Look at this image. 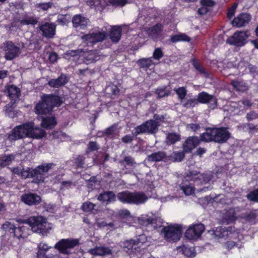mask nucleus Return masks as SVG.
<instances>
[{
    "label": "nucleus",
    "instance_id": "obj_48",
    "mask_svg": "<svg viewBox=\"0 0 258 258\" xmlns=\"http://www.w3.org/2000/svg\"><path fill=\"white\" fill-rule=\"evenodd\" d=\"M200 143V139L196 136L188 137L185 142L184 145H198Z\"/></svg>",
    "mask_w": 258,
    "mask_h": 258
},
{
    "label": "nucleus",
    "instance_id": "obj_58",
    "mask_svg": "<svg viewBox=\"0 0 258 258\" xmlns=\"http://www.w3.org/2000/svg\"><path fill=\"white\" fill-rule=\"evenodd\" d=\"M81 53V51H80L79 50H70L64 53V57L66 59H70L71 56H75L78 55H80V54Z\"/></svg>",
    "mask_w": 258,
    "mask_h": 258
},
{
    "label": "nucleus",
    "instance_id": "obj_4",
    "mask_svg": "<svg viewBox=\"0 0 258 258\" xmlns=\"http://www.w3.org/2000/svg\"><path fill=\"white\" fill-rule=\"evenodd\" d=\"M24 137H32V123H24L15 127L9 135L10 140H19Z\"/></svg>",
    "mask_w": 258,
    "mask_h": 258
},
{
    "label": "nucleus",
    "instance_id": "obj_8",
    "mask_svg": "<svg viewBox=\"0 0 258 258\" xmlns=\"http://www.w3.org/2000/svg\"><path fill=\"white\" fill-rule=\"evenodd\" d=\"M55 166V164L53 163H48L42 164L33 169V183L43 182L45 179L44 174Z\"/></svg>",
    "mask_w": 258,
    "mask_h": 258
},
{
    "label": "nucleus",
    "instance_id": "obj_28",
    "mask_svg": "<svg viewBox=\"0 0 258 258\" xmlns=\"http://www.w3.org/2000/svg\"><path fill=\"white\" fill-rule=\"evenodd\" d=\"M251 106V103L248 100H242L239 101L238 103L232 102L230 104V107L229 109H227L228 111L230 113L234 112L236 108L237 109H242V107L243 108L249 107Z\"/></svg>",
    "mask_w": 258,
    "mask_h": 258
},
{
    "label": "nucleus",
    "instance_id": "obj_29",
    "mask_svg": "<svg viewBox=\"0 0 258 258\" xmlns=\"http://www.w3.org/2000/svg\"><path fill=\"white\" fill-rule=\"evenodd\" d=\"M117 197L118 200L123 204H131L132 192L125 190L118 193Z\"/></svg>",
    "mask_w": 258,
    "mask_h": 258
},
{
    "label": "nucleus",
    "instance_id": "obj_3",
    "mask_svg": "<svg viewBox=\"0 0 258 258\" xmlns=\"http://www.w3.org/2000/svg\"><path fill=\"white\" fill-rule=\"evenodd\" d=\"M182 227L178 224L170 225L164 227L161 230V234L165 240L170 242L178 241L181 235Z\"/></svg>",
    "mask_w": 258,
    "mask_h": 258
},
{
    "label": "nucleus",
    "instance_id": "obj_25",
    "mask_svg": "<svg viewBox=\"0 0 258 258\" xmlns=\"http://www.w3.org/2000/svg\"><path fill=\"white\" fill-rule=\"evenodd\" d=\"M72 22L74 27L75 28L80 27L84 28L89 23L88 19L81 15H76L74 16L72 19Z\"/></svg>",
    "mask_w": 258,
    "mask_h": 258
},
{
    "label": "nucleus",
    "instance_id": "obj_1",
    "mask_svg": "<svg viewBox=\"0 0 258 258\" xmlns=\"http://www.w3.org/2000/svg\"><path fill=\"white\" fill-rule=\"evenodd\" d=\"M210 180V178L207 174L189 169L185 172L180 187L185 195L189 196L195 191L194 185L206 184Z\"/></svg>",
    "mask_w": 258,
    "mask_h": 258
},
{
    "label": "nucleus",
    "instance_id": "obj_22",
    "mask_svg": "<svg viewBox=\"0 0 258 258\" xmlns=\"http://www.w3.org/2000/svg\"><path fill=\"white\" fill-rule=\"evenodd\" d=\"M147 199L148 197L142 191L132 192L131 204L140 205L144 203Z\"/></svg>",
    "mask_w": 258,
    "mask_h": 258
},
{
    "label": "nucleus",
    "instance_id": "obj_12",
    "mask_svg": "<svg viewBox=\"0 0 258 258\" xmlns=\"http://www.w3.org/2000/svg\"><path fill=\"white\" fill-rule=\"evenodd\" d=\"M205 229V225L202 223L193 224L186 230L185 236L190 240L197 239L201 236Z\"/></svg>",
    "mask_w": 258,
    "mask_h": 258
},
{
    "label": "nucleus",
    "instance_id": "obj_15",
    "mask_svg": "<svg viewBox=\"0 0 258 258\" xmlns=\"http://www.w3.org/2000/svg\"><path fill=\"white\" fill-rule=\"evenodd\" d=\"M33 232L44 234L46 233L45 219L42 217L33 216Z\"/></svg>",
    "mask_w": 258,
    "mask_h": 258
},
{
    "label": "nucleus",
    "instance_id": "obj_64",
    "mask_svg": "<svg viewBox=\"0 0 258 258\" xmlns=\"http://www.w3.org/2000/svg\"><path fill=\"white\" fill-rule=\"evenodd\" d=\"M193 64L197 70L202 74H206L205 70L203 68L200 64L196 61H195Z\"/></svg>",
    "mask_w": 258,
    "mask_h": 258
},
{
    "label": "nucleus",
    "instance_id": "obj_2",
    "mask_svg": "<svg viewBox=\"0 0 258 258\" xmlns=\"http://www.w3.org/2000/svg\"><path fill=\"white\" fill-rule=\"evenodd\" d=\"M42 102L38 103L35 107V112L38 115L49 113L54 106H59L61 101L58 96L44 95Z\"/></svg>",
    "mask_w": 258,
    "mask_h": 258
},
{
    "label": "nucleus",
    "instance_id": "obj_32",
    "mask_svg": "<svg viewBox=\"0 0 258 258\" xmlns=\"http://www.w3.org/2000/svg\"><path fill=\"white\" fill-rule=\"evenodd\" d=\"M82 55L85 58L84 61L86 63H89L98 59L99 56L97 55L96 51L90 50L88 52H85Z\"/></svg>",
    "mask_w": 258,
    "mask_h": 258
},
{
    "label": "nucleus",
    "instance_id": "obj_59",
    "mask_svg": "<svg viewBox=\"0 0 258 258\" xmlns=\"http://www.w3.org/2000/svg\"><path fill=\"white\" fill-rule=\"evenodd\" d=\"M237 7V4L234 3L230 8L227 12V17L229 19H231L235 14V10Z\"/></svg>",
    "mask_w": 258,
    "mask_h": 258
},
{
    "label": "nucleus",
    "instance_id": "obj_49",
    "mask_svg": "<svg viewBox=\"0 0 258 258\" xmlns=\"http://www.w3.org/2000/svg\"><path fill=\"white\" fill-rule=\"evenodd\" d=\"M174 91L177 94L179 98L181 100L185 98L187 93V91L185 88L183 87L175 88Z\"/></svg>",
    "mask_w": 258,
    "mask_h": 258
},
{
    "label": "nucleus",
    "instance_id": "obj_60",
    "mask_svg": "<svg viewBox=\"0 0 258 258\" xmlns=\"http://www.w3.org/2000/svg\"><path fill=\"white\" fill-rule=\"evenodd\" d=\"M165 89V88H161L157 89L156 93L159 97H163L168 95V91Z\"/></svg>",
    "mask_w": 258,
    "mask_h": 258
},
{
    "label": "nucleus",
    "instance_id": "obj_5",
    "mask_svg": "<svg viewBox=\"0 0 258 258\" xmlns=\"http://www.w3.org/2000/svg\"><path fill=\"white\" fill-rule=\"evenodd\" d=\"M80 241L76 238H63L59 240L54 245V248L62 254H70L69 249H72L80 245Z\"/></svg>",
    "mask_w": 258,
    "mask_h": 258
},
{
    "label": "nucleus",
    "instance_id": "obj_16",
    "mask_svg": "<svg viewBox=\"0 0 258 258\" xmlns=\"http://www.w3.org/2000/svg\"><path fill=\"white\" fill-rule=\"evenodd\" d=\"M251 20V16L247 13H241L232 21V25L237 27H241L248 23Z\"/></svg>",
    "mask_w": 258,
    "mask_h": 258
},
{
    "label": "nucleus",
    "instance_id": "obj_55",
    "mask_svg": "<svg viewBox=\"0 0 258 258\" xmlns=\"http://www.w3.org/2000/svg\"><path fill=\"white\" fill-rule=\"evenodd\" d=\"M45 132L40 128L33 127V139H39L45 135Z\"/></svg>",
    "mask_w": 258,
    "mask_h": 258
},
{
    "label": "nucleus",
    "instance_id": "obj_40",
    "mask_svg": "<svg viewBox=\"0 0 258 258\" xmlns=\"http://www.w3.org/2000/svg\"><path fill=\"white\" fill-rule=\"evenodd\" d=\"M163 30V27L161 24H157L149 30V35L154 38H157Z\"/></svg>",
    "mask_w": 258,
    "mask_h": 258
},
{
    "label": "nucleus",
    "instance_id": "obj_20",
    "mask_svg": "<svg viewBox=\"0 0 258 258\" xmlns=\"http://www.w3.org/2000/svg\"><path fill=\"white\" fill-rule=\"evenodd\" d=\"M97 199L102 203L110 204L115 201L116 196L112 191H104L98 196Z\"/></svg>",
    "mask_w": 258,
    "mask_h": 258
},
{
    "label": "nucleus",
    "instance_id": "obj_61",
    "mask_svg": "<svg viewBox=\"0 0 258 258\" xmlns=\"http://www.w3.org/2000/svg\"><path fill=\"white\" fill-rule=\"evenodd\" d=\"M163 56V53L161 49L159 48H156L153 53V57L154 59L159 60Z\"/></svg>",
    "mask_w": 258,
    "mask_h": 258
},
{
    "label": "nucleus",
    "instance_id": "obj_33",
    "mask_svg": "<svg viewBox=\"0 0 258 258\" xmlns=\"http://www.w3.org/2000/svg\"><path fill=\"white\" fill-rule=\"evenodd\" d=\"M121 30L119 26H114L111 28L110 33V38L114 42H117L121 37Z\"/></svg>",
    "mask_w": 258,
    "mask_h": 258
},
{
    "label": "nucleus",
    "instance_id": "obj_17",
    "mask_svg": "<svg viewBox=\"0 0 258 258\" xmlns=\"http://www.w3.org/2000/svg\"><path fill=\"white\" fill-rule=\"evenodd\" d=\"M89 253L94 256H105L112 254V251L108 247L96 246L89 251Z\"/></svg>",
    "mask_w": 258,
    "mask_h": 258
},
{
    "label": "nucleus",
    "instance_id": "obj_35",
    "mask_svg": "<svg viewBox=\"0 0 258 258\" xmlns=\"http://www.w3.org/2000/svg\"><path fill=\"white\" fill-rule=\"evenodd\" d=\"M256 210L250 211L248 213H245L243 216V219L250 223L255 224L256 223V218L258 217V214L256 213Z\"/></svg>",
    "mask_w": 258,
    "mask_h": 258
},
{
    "label": "nucleus",
    "instance_id": "obj_51",
    "mask_svg": "<svg viewBox=\"0 0 258 258\" xmlns=\"http://www.w3.org/2000/svg\"><path fill=\"white\" fill-rule=\"evenodd\" d=\"M95 206V205L92 203L90 202H86L82 204L81 209L83 211L88 212L92 211Z\"/></svg>",
    "mask_w": 258,
    "mask_h": 258
},
{
    "label": "nucleus",
    "instance_id": "obj_19",
    "mask_svg": "<svg viewBox=\"0 0 258 258\" xmlns=\"http://www.w3.org/2000/svg\"><path fill=\"white\" fill-rule=\"evenodd\" d=\"M122 249L128 254H133L139 251L135 240L133 239L124 241L122 243Z\"/></svg>",
    "mask_w": 258,
    "mask_h": 258
},
{
    "label": "nucleus",
    "instance_id": "obj_54",
    "mask_svg": "<svg viewBox=\"0 0 258 258\" xmlns=\"http://www.w3.org/2000/svg\"><path fill=\"white\" fill-rule=\"evenodd\" d=\"M85 158L82 155H79L75 159V164L78 168H83L85 164Z\"/></svg>",
    "mask_w": 258,
    "mask_h": 258
},
{
    "label": "nucleus",
    "instance_id": "obj_10",
    "mask_svg": "<svg viewBox=\"0 0 258 258\" xmlns=\"http://www.w3.org/2000/svg\"><path fill=\"white\" fill-rule=\"evenodd\" d=\"M5 57L7 60H12L18 57L21 52L19 46L11 41L4 43Z\"/></svg>",
    "mask_w": 258,
    "mask_h": 258
},
{
    "label": "nucleus",
    "instance_id": "obj_11",
    "mask_svg": "<svg viewBox=\"0 0 258 258\" xmlns=\"http://www.w3.org/2000/svg\"><path fill=\"white\" fill-rule=\"evenodd\" d=\"M158 126L156 121L150 120L136 127L133 131V134L137 136L141 133H154L157 131Z\"/></svg>",
    "mask_w": 258,
    "mask_h": 258
},
{
    "label": "nucleus",
    "instance_id": "obj_26",
    "mask_svg": "<svg viewBox=\"0 0 258 258\" xmlns=\"http://www.w3.org/2000/svg\"><path fill=\"white\" fill-rule=\"evenodd\" d=\"M167 156L166 153L163 151H158L149 155L147 159L150 162H159L162 161L164 159L166 161Z\"/></svg>",
    "mask_w": 258,
    "mask_h": 258
},
{
    "label": "nucleus",
    "instance_id": "obj_36",
    "mask_svg": "<svg viewBox=\"0 0 258 258\" xmlns=\"http://www.w3.org/2000/svg\"><path fill=\"white\" fill-rule=\"evenodd\" d=\"M38 250L37 252V258H45L47 255L46 254V251L49 249V247L43 242H40L38 245Z\"/></svg>",
    "mask_w": 258,
    "mask_h": 258
},
{
    "label": "nucleus",
    "instance_id": "obj_13",
    "mask_svg": "<svg viewBox=\"0 0 258 258\" xmlns=\"http://www.w3.org/2000/svg\"><path fill=\"white\" fill-rule=\"evenodd\" d=\"M213 133L214 135V141L217 143H223L230 137V134L225 128H214Z\"/></svg>",
    "mask_w": 258,
    "mask_h": 258
},
{
    "label": "nucleus",
    "instance_id": "obj_18",
    "mask_svg": "<svg viewBox=\"0 0 258 258\" xmlns=\"http://www.w3.org/2000/svg\"><path fill=\"white\" fill-rule=\"evenodd\" d=\"M40 30L42 31L44 36L47 38H52L55 33V26L52 23H46L40 26Z\"/></svg>",
    "mask_w": 258,
    "mask_h": 258
},
{
    "label": "nucleus",
    "instance_id": "obj_21",
    "mask_svg": "<svg viewBox=\"0 0 258 258\" xmlns=\"http://www.w3.org/2000/svg\"><path fill=\"white\" fill-rule=\"evenodd\" d=\"M30 231L29 228L24 225L16 226L13 235L19 239L20 238L24 239L30 235Z\"/></svg>",
    "mask_w": 258,
    "mask_h": 258
},
{
    "label": "nucleus",
    "instance_id": "obj_39",
    "mask_svg": "<svg viewBox=\"0 0 258 258\" xmlns=\"http://www.w3.org/2000/svg\"><path fill=\"white\" fill-rule=\"evenodd\" d=\"M231 83L233 87L239 91L244 92L248 89L247 85L243 81H232Z\"/></svg>",
    "mask_w": 258,
    "mask_h": 258
},
{
    "label": "nucleus",
    "instance_id": "obj_45",
    "mask_svg": "<svg viewBox=\"0 0 258 258\" xmlns=\"http://www.w3.org/2000/svg\"><path fill=\"white\" fill-rule=\"evenodd\" d=\"M189 38L183 34H179L175 35H173L171 37V40L173 42H176L178 41H189Z\"/></svg>",
    "mask_w": 258,
    "mask_h": 258
},
{
    "label": "nucleus",
    "instance_id": "obj_41",
    "mask_svg": "<svg viewBox=\"0 0 258 258\" xmlns=\"http://www.w3.org/2000/svg\"><path fill=\"white\" fill-rule=\"evenodd\" d=\"M14 156L12 155H5L0 158V167H4L11 164Z\"/></svg>",
    "mask_w": 258,
    "mask_h": 258
},
{
    "label": "nucleus",
    "instance_id": "obj_63",
    "mask_svg": "<svg viewBox=\"0 0 258 258\" xmlns=\"http://www.w3.org/2000/svg\"><path fill=\"white\" fill-rule=\"evenodd\" d=\"M200 128L199 125L197 123L187 124L186 128L188 131L195 132Z\"/></svg>",
    "mask_w": 258,
    "mask_h": 258
},
{
    "label": "nucleus",
    "instance_id": "obj_23",
    "mask_svg": "<svg viewBox=\"0 0 258 258\" xmlns=\"http://www.w3.org/2000/svg\"><path fill=\"white\" fill-rule=\"evenodd\" d=\"M236 219L235 211L230 209L223 213L221 221L223 223L229 224L233 223Z\"/></svg>",
    "mask_w": 258,
    "mask_h": 258
},
{
    "label": "nucleus",
    "instance_id": "obj_47",
    "mask_svg": "<svg viewBox=\"0 0 258 258\" xmlns=\"http://www.w3.org/2000/svg\"><path fill=\"white\" fill-rule=\"evenodd\" d=\"M118 131L116 126H112L106 130L105 134L108 137L114 138L118 134Z\"/></svg>",
    "mask_w": 258,
    "mask_h": 258
},
{
    "label": "nucleus",
    "instance_id": "obj_44",
    "mask_svg": "<svg viewBox=\"0 0 258 258\" xmlns=\"http://www.w3.org/2000/svg\"><path fill=\"white\" fill-rule=\"evenodd\" d=\"M182 251L184 255L187 257H194L196 255L194 248L191 247L183 246Z\"/></svg>",
    "mask_w": 258,
    "mask_h": 258
},
{
    "label": "nucleus",
    "instance_id": "obj_43",
    "mask_svg": "<svg viewBox=\"0 0 258 258\" xmlns=\"http://www.w3.org/2000/svg\"><path fill=\"white\" fill-rule=\"evenodd\" d=\"M246 197L249 201L258 203V188L249 191Z\"/></svg>",
    "mask_w": 258,
    "mask_h": 258
},
{
    "label": "nucleus",
    "instance_id": "obj_42",
    "mask_svg": "<svg viewBox=\"0 0 258 258\" xmlns=\"http://www.w3.org/2000/svg\"><path fill=\"white\" fill-rule=\"evenodd\" d=\"M138 65L143 68H147L150 67L153 64L152 58H142L139 60L137 62Z\"/></svg>",
    "mask_w": 258,
    "mask_h": 258
},
{
    "label": "nucleus",
    "instance_id": "obj_31",
    "mask_svg": "<svg viewBox=\"0 0 258 258\" xmlns=\"http://www.w3.org/2000/svg\"><path fill=\"white\" fill-rule=\"evenodd\" d=\"M56 123L55 118L52 116L42 118L41 125L46 128L51 129L56 125Z\"/></svg>",
    "mask_w": 258,
    "mask_h": 258
},
{
    "label": "nucleus",
    "instance_id": "obj_24",
    "mask_svg": "<svg viewBox=\"0 0 258 258\" xmlns=\"http://www.w3.org/2000/svg\"><path fill=\"white\" fill-rule=\"evenodd\" d=\"M8 95L11 99V101L17 103L19 100V97L21 95L20 90L15 85H10L7 88Z\"/></svg>",
    "mask_w": 258,
    "mask_h": 258
},
{
    "label": "nucleus",
    "instance_id": "obj_57",
    "mask_svg": "<svg viewBox=\"0 0 258 258\" xmlns=\"http://www.w3.org/2000/svg\"><path fill=\"white\" fill-rule=\"evenodd\" d=\"M107 5H110L113 6H123L126 3V0H108Z\"/></svg>",
    "mask_w": 258,
    "mask_h": 258
},
{
    "label": "nucleus",
    "instance_id": "obj_34",
    "mask_svg": "<svg viewBox=\"0 0 258 258\" xmlns=\"http://www.w3.org/2000/svg\"><path fill=\"white\" fill-rule=\"evenodd\" d=\"M197 100L198 102L204 104L207 103L210 101L216 102V100L213 96L205 92H202L198 94Z\"/></svg>",
    "mask_w": 258,
    "mask_h": 258
},
{
    "label": "nucleus",
    "instance_id": "obj_9",
    "mask_svg": "<svg viewBox=\"0 0 258 258\" xmlns=\"http://www.w3.org/2000/svg\"><path fill=\"white\" fill-rule=\"evenodd\" d=\"M107 36V32L103 29L94 30L92 33L85 35L82 39L87 44L95 43L104 40Z\"/></svg>",
    "mask_w": 258,
    "mask_h": 258
},
{
    "label": "nucleus",
    "instance_id": "obj_53",
    "mask_svg": "<svg viewBox=\"0 0 258 258\" xmlns=\"http://www.w3.org/2000/svg\"><path fill=\"white\" fill-rule=\"evenodd\" d=\"M147 241V237L144 234L138 235L137 239L135 240L136 243H137L139 249H140V245L146 242Z\"/></svg>",
    "mask_w": 258,
    "mask_h": 258
},
{
    "label": "nucleus",
    "instance_id": "obj_50",
    "mask_svg": "<svg viewBox=\"0 0 258 258\" xmlns=\"http://www.w3.org/2000/svg\"><path fill=\"white\" fill-rule=\"evenodd\" d=\"M21 201L28 205H32V193L23 195L21 196Z\"/></svg>",
    "mask_w": 258,
    "mask_h": 258
},
{
    "label": "nucleus",
    "instance_id": "obj_6",
    "mask_svg": "<svg viewBox=\"0 0 258 258\" xmlns=\"http://www.w3.org/2000/svg\"><path fill=\"white\" fill-rule=\"evenodd\" d=\"M139 224L143 226H150L154 229L160 228L162 226L163 220L157 216L151 217L148 215H142L138 218Z\"/></svg>",
    "mask_w": 258,
    "mask_h": 258
},
{
    "label": "nucleus",
    "instance_id": "obj_52",
    "mask_svg": "<svg viewBox=\"0 0 258 258\" xmlns=\"http://www.w3.org/2000/svg\"><path fill=\"white\" fill-rule=\"evenodd\" d=\"M182 105L186 108H190L195 106L197 104H198V101L197 99H188L186 101H181Z\"/></svg>",
    "mask_w": 258,
    "mask_h": 258
},
{
    "label": "nucleus",
    "instance_id": "obj_46",
    "mask_svg": "<svg viewBox=\"0 0 258 258\" xmlns=\"http://www.w3.org/2000/svg\"><path fill=\"white\" fill-rule=\"evenodd\" d=\"M16 225L10 222H6L2 225V228L6 232H9L11 234H13Z\"/></svg>",
    "mask_w": 258,
    "mask_h": 258
},
{
    "label": "nucleus",
    "instance_id": "obj_27",
    "mask_svg": "<svg viewBox=\"0 0 258 258\" xmlns=\"http://www.w3.org/2000/svg\"><path fill=\"white\" fill-rule=\"evenodd\" d=\"M185 157L184 151L173 152L169 156H167L166 161L172 162H179Z\"/></svg>",
    "mask_w": 258,
    "mask_h": 258
},
{
    "label": "nucleus",
    "instance_id": "obj_56",
    "mask_svg": "<svg viewBox=\"0 0 258 258\" xmlns=\"http://www.w3.org/2000/svg\"><path fill=\"white\" fill-rule=\"evenodd\" d=\"M16 103L11 101L9 104L5 106V111L8 113V115L11 117H13L14 116L12 115V112L13 111L14 108V105Z\"/></svg>",
    "mask_w": 258,
    "mask_h": 258
},
{
    "label": "nucleus",
    "instance_id": "obj_14",
    "mask_svg": "<svg viewBox=\"0 0 258 258\" xmlns=\"http://www.w3.org/2000/svg\"><path fill=\"white\" fill-rule=\"evenodd\" d=\"M233 231V227L232 226H228V227L220 226L216 227L212 230H210L209 232L214 236L216 238H223L228 237Z\"/></svg>",
    "mask_w": 258,
    "mask_h": 258
},
{
    "label": "nucleus",
    "instance_id": "obj_38",
    "mask_svg": "<svg viewBox=\"0 0 258 258\" xmlns=\"http://www.w3.org/2000/svg\"><path fill=\"white\" fill-rule=\"evenodd\" d=\"M181 139L180 135L179 134L171 133L167 134L166 137V142L167 144H174L176 143Z\"/></svg>",
    "mask_w": 258,
    "mask_h": 258
},
{
    "label": "nucleus",
    "instance_id": "obj_7",
    "mask_svg": "<svg viewBox=\"0 0 258 258\" xmlns=\"http://www.w3.org/2000/svg\"><path fill=\"white\" fill-rule=\"evenodd\" d=\"M248 31H236L227 39V43L235 46L241 47L246 43V39L249 37Z\"/></svg>",
    "mask_w": 258,
    "mask_h": 258
},
{
    "label": "nucleus",
    "instance_id": "obj_30",
    "mask_svg": "<svg viewBox=\"0 0 258 258\" xmlns=\"http://www.w3.org/2000/svg\"><path fill=\"white\" fill-rule=\"evenodd\" d=\"M67 82V78L66 75H61L60 76L56 79H51L48 82V85L52 87L58 88Z\"/></svg>",
    "mask_w": 258,
    "mask_h": 258
},
{
    "label": "nucleus",
    "instance_id": "obj_37",
    "mask_svg": "<svg viewBox=\"0 0 258 258\" xmlns=\"http://www.w3.org/2000/svg\"><path fill=\"white\" fill-rule=\"evenodd\" d=\"M201 141L209 142L213 141L214 138V133H213V128L207 129L205 133L202 134L200 138Z\"/></svg>",
    "mask_w": 258,
    "mask_h": 258
},
{
    "label": "nucleus",
    "instance_id": "obj_62",
    "mask_svg": "<svg viewBox=\"0 0 258 258\" xmlns=\"http://www.w3.org/2000/svg\"><path fill=\"white\" fill-rule=\"evenodd\" d=\"M118 215L121 218H127L131 216V214L130 211L127 209L120 210Z\"/></svg>",
    "mask_w": 258,
    "mask_h": 258
}]
</instances>
